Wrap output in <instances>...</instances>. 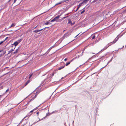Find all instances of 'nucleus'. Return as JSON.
<instances>
[{"label":"nucleus","instance_id":"20e7f679","mask_svg":"<svg viewBox=\"0 0 126 126\" xmlns=\"http://www.w3.org/2000/svg\"><path fill=\"white\" fill-rule=\"evenodd\" d=\"M69 34L68 33V32H67L64 34L63 37H64V38H67L69 36Z\"/></svg>","mask_w":126,"mask_h":126},{"label":"nucleus","instance_id":"3c124183","mask_svg":"<svg viewBox=\"0 0 126 126\" xmlns=\"http://www.w3.org/2000/svg\"><path fill=\"white\" fill-rule=\"evenodd\" d=\"M87 31V30L86 31H85L84 32H83V33H82L80 35H81L82 34H83V33H84L85 32H86Z\"/></svg>","mask_w":126,"mask_h":126},{"label":"nucleus","instance_id":"dca6fc26","mask_svg":"<svg viewBox=\"0 0 126 126\" xmlns=\"http://www.w3.org/2000/svg\"><path fill=\"white\" fill-rule=\"evenodd\" d=\"M68 24L69 23H70L71 24V23H72V22L71 20V19H68Z\"/></svg>","mask_w":126,"mask_h":126},{"label":"nucleus","instance_id":"7ed1b4c3","mask_svg":"<svg viewBox=\"0 0 126 126\" xmlns=\"http://www.w3.org/2000/svg\"><path fill=\"white\" fill-rule=\"evenodd\" d=\"M55 45H54L52 46L47 51V52H46V53L47 54L51 50L55 47Z\"/></svg>","mask_w":126,"mask_h":126},{"label":"nucleus","instance_id":"680f3d73","mask_svg":"<svg viewBox=\"0 0 126 126\" xmlns=\"http://www.w3.org/2000/svg\"><path fill=\"white\" fill-rule=\"evenodd\" d=\"M32 101V100H30L29 101V103H30V102H31V101Z\"/></svg>","mask_w":126,"mask_h":126},{"label":"nucleus","instance_id":"c756f323","mask_svg":"<svg viewBox=\"0 0 126 126\" xmlns=\"http://www.w3.org/2000/svg\"><path fill=\"white\" fill-rule=\"evenodd\" d=\"M34 111L33 110H31L29 112V114L33 112Z\"/></svg>","mask_w":126,"mask_h":126},{"label":"nucleus","instance_id":"6e6552de","mask_svg":"<svg viewBox=\"0 0 126 126\" xmlns=\"http://www.w3.org/2000/svg\"><path fill=\"white\" fill-rule=\"evenodd\" d=\"M30 82V79L28 80L25 83V84L24 85V86H26Z\"/></svg>","mask_w":126,"mask_h":126},{"label":"nucleus","instance_id":"4468645a","mask_svg":"<svg viewBox=\"0 0 126 126\" xmlns=\"http://www.w3.org/2000/svg\"><path fill=\"white\" fill-rule=\"evenodd\" d=\"M55 71H54L53 72V73H52L51 74V78H52V77L54 75V74H55Z\"/></svg>","mask_w":126,"mask_h":126},{"label":"nucleus","instance_id":"c03bdc74","mask_svg":"<svg viewBox=\"0 0 126 126\" xmlns=\"http://www.w3.org/2000/svg\"><path fill=\"white\" fill-rule=\"evenodd\" d=\"M27 123L26 122L25 123H24V124L23 125H22L21 126H23L25 125L26 124H27Z\"/></svg>","mask_w":126,"mask_h":126},{"label":"nucleus","instance_id":"5fc2aeb1","mask_svg":"<svg viewBox=\"0 0 126 126\" xmlns=\"http://www.w3.org/2000/svg\"><path fill=\"white\" fill-rule=\"evenodd\" d=\"M34 99V98L33 97L31 99V100H32V101Z\"/></svg>","mask_w":126,"mask_h":126},{"label":"nucleus","instance_id":"39448f33","mask_svg":"<svg viewBox=\"0 0 126 126\" xmlns=\"http://www.w3.org/2000/svg\"><path fill=\"white\" fill-rule=\"evenodd\" d=\"M20 49V47H19L14 52H12L11 53L12 54H16V53H17L18 51V50H19V49Z\"/></svg>","mask_w":126,"mask_h":126},{"label":"nucleus","instance_id":"cd10ccee","mask_svg":"<svg viewBox=\"0 0 126 126\" xmlns=\"http://www.w3.org/2000/svg\"><path fill=\"white\" fill-rule=\"evenodd\" d=\"M2 52H3V55H4L6 53V51H3Z\"/></svg>","mask_w":126,"mask_h":126},{"label":"nucleus","instance_id":"a18cd8bd","mask_svg":"<svg viewBox=\"0 0 126 126\" xmlns=\"http://www.w3.org/2000/svg\"><path fill=\"white\" fill-rule=\"evenodd\" d=\"M3 55V54H0V57H2Z\"/></svg>","mask_w":126,"mask_h":126},{"label":"nucleus","instance_id":"a19ab883","mask_svg":"<svg viewBox=\"0 0 126 126\" xmlns=\"http://www.w3.org/2000/svg\"><path fill=\"white\" fill-rule=\"evenodd\" d=\"M63 13H62L60 15H58V16H59V18L61 16V15Z\"/></svg>","mask_w":126,"mask_h":126},{"label":"nucleus","instance_id":"393cba45","mask_svg":"<svg viewBox=\"0 0 126 126\" xmlns=\"http://www.w3.org/2000/svg\"><path fill=\"white\" fill-rule=\"evenodd\" d=\"M85 10H83L80 12V14H82L83 13L85 12Z\"/></svg>","mask_w":126,"mask_h":126},{"label":"nucleus","instance_id":"a211bd4d","mask_svg":"<svg viewBox=\"0 0 126 126\" xmlns=\"http://www.w3.org/2000/svg\"><path fill=\"white\" fill-rule=\"evenodd\" d=\"M71 63L70 62V61L68 63H66L65 64V65L66 66H67L70 63Z\"/></svg>","mask_w":126,"mask_h":126},{"label":"nucleus","instance_id":"bf43d9fd","mask_svg":"<svg viewBox=\"0 0 126 126\" xmlns=\"http://www.w3.org/2000/svg\"><path fill=\"white\" fill-rule=\"evenodd\" d=\"M76 83V82L75 83H73V84H72L71 85H70V86H72V85H73L75 83Z\"/></svg>","mask_w":126,"mask_h":126},{"label":"nucleus","instance_id":"f03ea898","mask_svg":"<svg viewBox=\"0 0 126 126\" xmlns=\"http://www.w3.org/2000/svg\"><path fill=\"white\" fill-rule=\"evenodd\" d=\"M59 16H57L55 17L53 19L50 21V22H52L58 19L59 18Z\"/></svg>","mask_w":126,"mask_h":126},{"label":"nucleus","instance_id":"9b49d317","mask_svg":"<svg viewBox=\"0 0 126 126\" xmlns=\"http://www.w3.org/2000/svg\"><path fill=\"white\" fill-rule=\"evenodd\" d=\"M21 102H19V103H18L17 104H16V105H16V106H14V107H12L11 108L8 109V110H9H9H10L11 109H13V108H14L17 105H18L19 104H20V103H21Z\"/></svg>","mask_w":126,"mask_h":126},{"label":"nucleus","instance_id":"864d4df0","mask_svg":"<svg viewBox=\"0 0 126 126\" xmlns=\"http://www.w3.org/2000/svg\"><path fill=\"white\" fill-rule=\"evenodd\" d=\"M46 116H45L43 118H42L41 120H43V119H45L46 117Z\"/></svg>","mask_w":126,"mask_h":126},{"label":"nucleus","instance_id":"b1692460","mask_svg":"<svg viewBox=\"0 0 126 126\" xmlns=\"http://www.w3.org/2000/svg\"><path fill=\"white\" fill-rule=\"evenodd\" d=\"M94 33L93 34V36L92 37L91 39V40H92L93 39H94Z\"/></svg>","mask_w":126,"mask_h":126},{"label":"nucleus","instance_id":"2eb2a0df","mask_svg":"<svg viewBox=\"0 0 126 126\" xmlns=\"http://www.w3.org/2000/svg\"><path fill=\"white\" fill-rule=\"evenodd\" d=\"M15 26V24L14 23H13L9 27V28H10L11 27H13L14 26Z\"/></svg>","mask_w":126,"mask_h":126},{"label":"nucleus","instance_id":"ea45409f","mask_svg":"<svg viewBox=\"0 0 126 126\" xmlns=\"http://www.w3.org/2000/svg\"><path fill=\"white\" fill-rule=\"evenodd\" d=\"M67 60V58H65L64 59V61L65 62Z\"/></svg>","mask_w":126,"mask_h":126},{"label":"nucleus","instance_id":"f257e3e1","mask_svg":"<svg viewBox=\"0 0 126 126\" xmlns=\"http://www.w3.org/2000/svg\"><path fill=\"white\" fill-rule=\"evenodd\" d=\"M23 40L22 38L18 40L16 42H15L13 44H12V45H14L16 47L19 43H20L21 41Z\"/></svg>","mask_w":126,"mask_h":126},{"label":"nucleus","instance_id":"ddd939ff","mask_svg":"<svg viewBox=\"0 0 126 126\" xmlns=\"http://www.w3.org/2000/svg\"><path fill=\"white\" fill-rule=\"evenodd\" d=\"M65 67V65H64L63 66H62L61 67H59L58 68V70H60L62 69L63 68H64Z\"/></svg>","mask_w":126,"mask_h":126},{"label":"nucleus","instance_id":"de8ad7c7","mask_svg":"<svg viewBox=\"0 0 126 126\" xmlns=\"http://www.w3.org/2000/svg\"><path fill=\"white\" fill-rule=\"evenodd\" d=\"M61 80V79H60V80H59V81H55L54 82H53V83H54V82H58L59 81H60Z\"/></svg>","mask_w":126,"mask_h":126},{"label":"nucleus","instance_id":"69168bd1","mask_svg":"<svg viewBox=\"0 0 126 126\" xmlns=\"http://www.w3.org/2000/svg\"><path fill=\"white\" fill-rule=\"evenodd\" d=\"M80 56L79 55H78L77 57L78 58H79Z\"/></svg>","mask_w":126,"mask_h":126},{"label":"nucleus","instance_id":"72a5a7b5","mask_svg":"<svg viewBox=\"0 0 126 126\" xmlns=\"http://www.w3.org/2000/svg\"><path fill=\"white\" fill-rule=\"evenodd\" d=\"M68 16H65V17H63V18H62V20H63L65 18H66Z\"/></svg>","mask_w":126,"mask_h":126},{"label":"nucleus","instance_id":"e2e57ef3","mask_svg":"<svg viewBox=\"0 0 126 126\" xmlns=\"http://www.w3.org/2000/svg\"><path fill=\"white\" fill-rule=\"evenodd\" d=\"M33 110L34 111L35 110H36V109L35 108L34 109H33Z\"/></svg>","mask_w":126,"mask_h":126},{"label":"nucleus","instance_id":"58836bf2","mask_svg":"<svg viewBox=\"0 0 126 126\" xmlns=\"http://www.w3.org/2000/svg\"><path fill=\"white\" fill-rule=\"evenodd\" d=\"M49 27H45L44 28H43V29H43V30H45V29L46 28H48Z\"/></svg>","mask_w":126,"mask_h":126},{"label":"nucleus","instance_id":"423d86ee","mask_svg":"<svg viewBox=\"0 0 126 126\" xmlns=\"http://www.w3.org/2000/svg\"><path fill=\"white\" fill-rule=\"evenodd\" d=\"M15 47L14 48H12L11 49V50L9 51H8V53L7 54V55H8V54H9L10 53H11L12 51H13L15 49Z\"/></svg>","mask_w":126,"mask_h":126},{"label":"nucleus","instance_id":"6e6d98bb","mask_svg":"<svg viewBox=\"0 0 126 126\" xmlns=\"http://www.w3.org/2000/svg\"><path fill=\"white\" fill-rule=\"evenodd\" d=\"M80 34V33H79V34H78V35H77L75 37V38H76L79 35V34Z\"/></svg>","mask_w":126,"mask_h":126},{"label":"nucleus","instance_id":"13d9d810","mask_svg":"<svg viewBox=\"0 0 126 126\" xmlns=\"http://www.w3.org/2000/svg\"><path fill=\"white\" fill-rule=\"evenodd\" d=\"M94 87V86H93V87H90V89H91V88H93Z\"/></svg>","mask_w":126,"mask_h":126},{"label":"nucleus","instance_id":"052dcab7","mask_svg":"<svg viewBox=\"0 0 126 126\" xmlns=\"http://www.w3.org/2000/svg\"><path fill=\"white\" fill-rule=\"evenodd\" d=\"M32 101V100H30L29 101V103H30V102H31V101Z\"/></svg>","mask_w":126,"mask_h":126},{"label":"nucleus","instance_id":"7c9ffc66","mask_svg":"<svg viewBox=\"0 0 126 126\" xmlns=\"http://www.w3.org/2000/svg\"><path fill=\"white\" fill-rule=\"evenodd\" d=\"M33 75V73H32L30 74H29V76H30V77H32V76Z\"/></svg>","mask_w":126,"mask_h":126},{"label":"nucleus","instance_id":"338daca9","mask_svg":"<svg viewBox=\"0 0 126 126\" xmlns=\"http://www.w3.org/2000/svg\"><path fill=\"white\" fill-rule=\"evenodd\" d=\"M31 77H30V76H29V79H30V78Z\"/></svg>","mask_w":126,"mask_h":126},{"label":"nucleus","instance_id":"0eeeda50","mask_svg":"<svg viewBox=\"0 0 126 126\" xmlns=\"http://www.w3.org/2000/svg\"><path fill=\"white\" fill-rule=\"evenodd\" d=\"M31 114H30L29 115L28 114L27 115H26V116H25L21 120V121L20 123L19 124V125L20 124L22 123V122L23 121V120H24V119L26 118V117H29V116L31 115Z\"/></svg>","mask_w":126,"mask_h":126},{"label":"nucleus","instance_id":"5701e85b","mask_svg":"<svg viewBox=\"0 0 126 126\" xmlns=\"http://www.w3.org/2000/svg\"><path fill=\"white\" fill-rule=\"evenodd\" d=\"M38 30H35L33 31L32 32H35L36 33H37V32H38Z\"/></svg>","mask_w":126,"mask_h":126},{"label":"nucleus","instance_id":"4be33fe9","mask_svg":"<svg viewBox=\"0 0 126 126\" xmlns=\"http://www.w3.org/2000/svg\"><path fill=\"white\" fill-rule=\"evenodd\" d=\"M110 45H108L107 46H106L104 48V50H105L106 49H107L109 46Z\"/></svg>","mask_w":126,"mask_h":126},{"label":"nucleus","instance_id":"09e8293b","mask_svg":"<svg viewBox=\"0 0 126 126\" xmlns=\"http://www.w3.org/2000/svg\"><path fill=\"white\" fill-rule=\"evenodd\" d=\"M16 0H14L13 2V3H15L16 2Z\"/></svg>","mask_w":126,"mask_h":126},{"label":"nucleus","instance_id":"c9c22d12","mask_svg":"<svg viewBox=\"0 0 126 126\" xmlns=\"http://www.w3.org/2000/svg\"><path fill=\"white\" fill-rule=\"evenodd\" d=\"M9 91V89H7L6 91L5 92V93H6V92H8Z\"/></svg>","mask_w":126,"mask_h":126},{"label":"nucleus","instance_id":"e433bc0d","mask_svg":"<svg viewBox=\"0 0 126 126\" xmlns=\"http://www.w3.org/2000/svg\"><path fill=\"white\" fill-rule=\"evenodd\" d=\"M75 22H74L73 23H71V25H73L75 24Z\"/></svg>","mask_w":126,"mask_h":126},{"label":"nucleus","instance_id":"a878e982","mask_svg":"<svg viewBox=\"0 0 126 126\" xmlns=\"http://www.w3.org/2000/svg\"><path fill=\"white\" fill-rule=\"evenodd\" d=\"M4 42V41H2L0 42V45L2 44Z\"/></svg>","mask_w":126,"mask_h":126},{"label":"nucleus","instance_id":"4d7b16f0","mask_svg":"<svg viewBox=\"0 0 126 126\" xmlns=\"http://www.w3.org/2000/svg\"><path fill=\"white\" fill-rule=\"evenodd\" d=\"M3 51V50H0V52H2Z\"/></svg>","mask_w":126,"mask_h":126},{"label":"nucleus","instance_id":"f704fd0d","mask_svg":"<svg viewBox=\"0 0 126 126\" xmlns=\"http://www.w3.org/2000/svg\"><path fill=\"white\" fill-rule=\"evenodd\" d=\"M41 104H40V105H39L38 106L36 107V108H35L36 109V110H37L38 109V107Z\"/></svg>","mask_w":126,"mask_h":126},{"label":"nucleus","instance_id":"473e14b6","mask_svg":"<svg viewBox=\"0 0 126 126\" xmlns=\"http://www.w3.org/2000/svg\"><path fill=\"white\" fill-rule=\"evenodd\" d=\"M37 94H36L34 96V97H33V98L35 99V98H36V96L37 95Z\"/></svg>","mask_w":126,"mask_h":126},{"label":"nucleus","instance_id":"49530a36","mask_svg":"<svg viewBox=\"0 0 126 126\" xmlns=\"http://www.w3.org/2000/svg\"><path fill=\"white\" fill-rule=\"evenodd\" d=\"M94 56V55H93V56H92L91 57V58H90L89 59V60H90L91 59H92V58H93V57Z\"/></svg>","mask_w":126,"mask_h":126},{"label":"nucleus","instance_id":"774afa93","mask_svg":"<svg viewBox=\"0 0 126 126\" xmlns=\"http://www.w3.org/2000/svg\"><path fill=\"white\" fill-rule=\"evenodd\" d=\"M3 95H0V98Z\"/></svg>","mask_w":126,"mask_h":126},{"label":"nucleus","instance_id":"0e129e2a","mask_svg":"<svg viewBox=\"0 0 126 126\" xmlns=\"http://www.w3.org/2000/svg\"><path fill=\"white\" fill-rule=\"evenodd\" d=\"M69 13H67V14L65 15L66 16V15H68L69 14Z\"/></svg>","mask_w":126,"mask_h":126},{"label":"nucleus","instance_id":"79ce46f5","mask_svg":"<svg viewBox=\"0 0 126 126\" xmlns=\"http://www.w3.org/2000/svg\"><path fill=\"white\" fill-rule=\"evenodd\" d=\"M3 87L2 86H1L0 87V90L2 89L3 88Z\"/></svg>","mask_w":126,"mask_h":126},{"label":"nucleus","instance_id":"603ef678","mask_svg":"<svg viewBox=\"0 0 126 126\" xmlns=\"http://www.w3.org/2000/svg\"><path fill=\"white\" fill-rule=\"evenodd\" d=\"M85 7H84L83 9H82V10H81L80 11H79L78 12V13H79V12L80 11H81L83 9H84L85 8Z\"/></svg>","mask_w":126,"mask_h":126},{"label":"nucleus","instance_id":"f8f14e48","mask_svg":"<svg viewBox=\"0 0 126 126\" xmlns=\"http://www.w3.org/2000/svg\"><path fill=\"white\" fill-rule=\"evenodd\" d=\"M47 79H45L43 81H42V82H41V84H40V86H38V88L39 87H40V86H41L42 84H43V83H44V82L46 80H47Z\"/></svg>","mask_w":126,"mask_h":126},{"label":"nucleus","instance_id":"aec40b11","mask_svg":"<svg viewBox=\"0 0 126 126\" xmlns=\"http://www.w3.org/2000/svg\"><path fill=\"white\" fill-rule=\"evenodd\" d=\"M64 2H63V0L62 1L60 2H59L58 3V4H61L62 3H63Z\"/></svg>","mask_w":126,"mask_h":126},{"label":"nucleus","instance_id":"37998d69","mask_svg":"<svg viewBox=\"0 0 126 126\" xmlns=\"http://www.w3.org/2000/svg\"><path fill=\"white\" fill-rule=\"evenodd\" d=\"M39 113V112L38 111H37L36 113V114L38 116V114Z\"/></svg>","mask_w":126,"mask_h":126},{"label":"nucleus","instance_id":"c85d7f7f","mask_svg":"<svg viewBox=\"0 0 126 126\" xmlns=\"http://www.w3.org/2000/svg\"><path fill=\"white\" fill-rule=\"evenodd\" d=\"M75 59V58H74L73 59H72V60H70V61L71 63V62H72V61H73Z\"/></svg>","mask_w":126,"mask_h":126},{"label":"nucleus","instance_id":"8fccbe9b","mask_svg":"<svg viewBox=\"0 0 126 126\" xmlns=\"http://www.w3.org/2000/svg\"><path fill=\"white\" fill-rule=\"evenodd\" d=\"M8 38V37H6L5 38V40H4V41H5L7 39V38Z\"/></svg>","mask_w":126,"mask_h":126},{"label":"nucleus","instance_id":"2f4dec72","mask_svg":"<svg viewBox=\"0 0 126 126\" xmlns=\"http://www.w3.org/2000/svg\"><path fill=\"white\" fill-rule=\"evenodd\" d=\"M79 8L78 7H77V9L75 11V12L77 11L79 9Z\"/></svg>","mask_w":126,"mask_h":126},{"label":"nucleus","instance_id":"6ab92c4d","mask_svg":"<svg viewBox=\"0 0 126 126\" xmlns=\"http://www.w3.org/2000/svg\"><path fill=\"white\" fill-rule=\"evenodd\" d=\"M82 4H83L82 2L79 3L78 5V7L79 8L81 6Z\"/></svg>","mask_w":126,"mask_h":126},{"label":"nucleus","instance_id":"bb28decb","mask_svg":"<svg viewBox=\"0 0 126 126\" xmlns=\"http://www.w3.org/2000/svg\"><path fill=\"white\" fill-rule=\"evenodd\" d=\"M118 39H117L115 41H114L113 42H112L111 43H115L117 41Z\"/></svg>","mask_w":126,"mask_h":126},{"label":"nucleus","instance_id":"412c9836","mask_svg":"<svg viewBox=\"0 0 126 126\" xmlns=\"http://www.w3.org/2000/svg\"><path fill=\"white\" fill-rule=\"evenodd\" d=\"M35 90H34V91H33V92H32V93H31V94H30L28 95V96H27V97H26L25 98H24V99H26V98H27V97H28L29 96V95H31V94L32 93H33V92H35Z\"/></svg>","mask_w":126,"mask_h":126},{"label":"nucleus","instance_id":"f3484780","mask_svg":"<svg viewBox=\"0 0 126 126\" xmlns=\"http://www.w3.org/2000/svg\"><path fill=\"white\" fill-rule=\"evenodd\" d=\"M51 23H50L49 22H46V23H45V24H44V25H47L48 24H51Z\"/></svg>","mask_w":126,"mask_h":126},{"label":"nucleus","instance_id":"9d476101","mask_svg":"<svg viewBox=\"0 0 126 126\" xmlns=\"http://www.w3.org/2000/svg\"><path fill=\"white\" fill-rule=\"evenodd\" d=\"M54 112V111H53L51 113L50 112H48L47 114H46V116H49L51 114H52Z\"/></svg>","mask_w":126,"mask_h":126},{"label":"nucleus","instance_id":"4c0bfd02","mask_svg":"<svg viewBox=\"0 0 126 126\" xmlns=\"http://www.w3.org/2000/svg\"><path fill=\"white\" fill-rule=\"evenodd\" d=\"M42 30H43V29H40V30H38V32H40V31H42Z\"/></svg>","mask_w":126,"mask_h":126},{"label":"nucleus","instance_id":"1a4fd4ad","mask_svg":"<svg viewBox=\"0 0 126 126\" xmlns=\"http://www.w3.org/2000/svg\"><path fill=\"white\" fill-rule=\"evenodd\" d=\"M89 0H84L82 2V3L83 4H86L88 2Z\"/></svg>","mask_w":126,"mask_h":126}]
</instances>
